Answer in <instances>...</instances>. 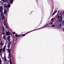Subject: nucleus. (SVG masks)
<instances>
[{"label":"nucleus","instance_id":"obj_3","mask_svg":"<svg viewBox=\"0 0 64 64\" xmlns=\"http://www.w3.org/2000/svg\"><path fill=\"white\" fill-rule=\"evenodd\" d=\"M4 6L5 8H10L11 7V6L10 4H8V5L6 4H4Z\"/></svg>","mask_w":64,"mask_h":64},{"label":"nucleus","instance_id":"obj_1","mask_svg":"<svg viewBox=\"0 0 64 64\" xmlns=\"http://www.w3.org/2000/svg\"><path fill=\"white\" fill-rule=\"evenodd\" d=\"M2 11H3V8H2V6H1L0 7V12L1 13L0 16L1 17H2V19L4 22V25H6L5 19V18H4V15L3 14V12Z\"/></svg>","mask_w":64,"mask_h":64},{"label":"nucleus","instance_id":"obj_24","mask_svg":"<svg viewBox=\"0 0 64 64\" xmlns=\"http://www.w3.org/2000/svg\"><path fill=\"white\" fill-rule=\"evenodd\" d=\"M2 62V61H1V60L0 58V63H1Z\"/></svg>","mask_w":64,"mask_h":64},{"label":"nucleus","instance_id":"obj_5","mask_svg":"<svg viewBox=\"0 0 64 64\" xmlns=\"http://www.w3.org/2000/svg\"><path fill=\"white\" fill-rule=\"evenodd\" d=\"M58 18L59 19V21H62V16H58Z\"/></svg>","mask_w":64,"mask_h":64},{"label":"nucleus","instance_id":"obj_8","mask_svg":"<svg viewBox=\"0 0 64 64\" xmlns=\"http://www.w3.org/2000/svg\"><path fill=\"white\" fill-rule=\"evenodd\" d=\"M11 44V42H8V48H10V44Z\"/></svg>","mask_w":64,"mask_h":64},{"label":"nucleus","instance_id":"obj_26","mask_svg":"<svg viewBox=\"0 0 64 64\" xmlns=\"http://www.w3.org/2000/svg\"><path fill=\"white\" fill-rule=\"evenodd\" d=\"M1 45H3V43H1L0 44Z\"/></svg>","mask_w":64,"mask_h":64},{"label":"nucleus","instance_id":"obj_4","mask_svg":"<svg viewBox=\"0 0 64 64\" xmlns=\"http://www.w3.org/2000/svg\"><path fill=\"white\" fill-rule=\"evenodd\" d=\"M4 14H5L6 16H8V12L6 10V8L4 10Z\"/></svg>","mask_w":64,"mask_h":64},{"label":"nucleus","instance_id":"obj_7","mask_svg":"<svg viewBox=\"0 0 64 64\" xmlns=\"http://www.w3.org/2000/svg\"><path fill=\"white\" fill-rule=\"evenodd\" d=\"M8 2V0H2V3H4V2Z\"/></svg>","mask_w":64,"mask_h":64},{"label":"nucleus","instance_id":"obj_14","mask_svg":"<svg viewBox=\"0 0 64 64\" xmlns=\"http://www.w3.org/2000/svg\"><path fill=\"white\" fill-rule=\"evenodd\" d=\"M7 51H8V52L9 53H10V52H11L10 51V49H8Z\"/></svg>","mask_w":64,"mask_h":64},{"label":"nucleus","instance_id":"obj_31","mask_svg":"<svg viewBox=\"0 0 64 64\" xmlns=\"http://www.w3.org/2000/svg\"><path fill=\"white\" fill-rule=\"evenodd\" d=\"M48 27H50V26H48Z\"/></svg>","mask_w":64,"mask_h":64},{"label":"nucleus","instance_id":"obj_25","mask_svg":"<svg viewBox=\"0 0 64 64\" xmlns=\"http://www.w3.org/2000/svg\"><path fill=\"white\" fill-rule=\"evenodd\" d=\"M53 19H54V18H52L51 20V21H52V20H53Z\"/></svg>","mask_w":64,"mask_h":64},{"label":"nucleus","instance_id":"obj_2","mask_svg":"<svg viewBox=\"0 0 64 64\" xmlns=\"http://www.w3.org/2000/svg\"><path fill=\"white\" fill-rule=\"evenodd\" d=\"M44 27V28H45V26H43V27L40 28H38L36 30H32L30 31L29 32H28L27 33H26V34H22V36H25V35L26 34H28V33H29V32H32V31H35V30H37V29H42V28H43Z\"/></svg>","mask_w":64,"mask_h":64},{"label":"nucleus","instance_id":"obj_12","mask_svg":"<svg viewBox=\"0 0 64 64\" xmlns=\"http://www.w3.org/2000/svg\"><path fill=\"white\" fill-rule=\"evenodd\" d=\"M10 36H8L7 38V40L8 41H10Z\"/></svg>","mask_w":64,"mask_h":64},{"label":"nucleus","instance_id":"obj_28","mask_svg":"<svg viewBox=\"0 0 64 64\" xmlns=\"http://www.w3.org/2000/svg\"><path fill=\"white\" fill-rule=\"evenodd\" d=\"M2 34H3V35H4V32H3L2 33Z\"/></svg>","mask_w":64,"mask_h":64},{"label":"nucleus","instance_id":"obj_29","mask_svg":"<svg viewBox=\"0 0 64 64\" xmlns=\"http://www.w3.org/2000/svg\"><path fill=\"white\" fill-rule=\"evenodd\" d=\"M62 23H63V24H64V21H63Z\"/></svg>","mask_w":64,"mask_h":64},{"label":"nucleus","instance_id":"obj_23","mask_svg":"<svg viewBox=\"0 0 64 64\" xmlns=\"http://www.w3.org/2000/svg\"><path fill=\"white\" fill-rule=\"evenodd\" d=\"M13 34H15V32H13Z\"/></svg>","mask_w":64,"mask_h":64},{"label":"nucleus","instance_id":"obj_21","mask_svg":"<svg viewBox=\"0 0 64 64\" xmlns=\"http://www.w3.org/2000/svg\"><path fill=\"white\" fill-rule=\"evenodd\" d=\"M4 60L5 61H6V57H5V56H4Z\"/></svg>","mask_w":64,"mask_h":64},{"label":"nucleus","instance_id":"obj_11","mask_svg":"<svg viewBox=\"0 0 64 64\" xmlns=\"http://www.w3.org/2000/svg\"><path fill=\"white\" fill-rule=\"evenodd\" d=\"M56 12H57V10H55V11L52 14V16H53V15H54V14H55L56 13Z\"/></svg>","mask_w":64,"mask_h":64},{"label":"nucleus","instance_id":"obj_22","mask_svg":"<svg viewBox=\"0 0 64 64\" xmlns=\"http://www.w3.org/2000/svg\"><path fill=\"white\" fill-rule=\"evenodd\" d=\"M55 26V25H52V27H54Z\"/></svg>","mask_w":64,"mask_h":64},{"label":"nucleus","instance_id":"obj_16","mask_svg":"<svg viewBox=\"0 0 64 64\" xmlns=\"http://www.w3.org/2000/svg\"><path fill=\"white\" fill-rule=\"evenodd\" d=\"M2 48L0 49V54H1V53L2 52Z\"/></svg>","mask_w":64,"mask_h":64},{"label":"nucleus","instance_id":"obj_19","mask_svg":"<svg viewBox=\"0 0 64 64\" xmlns=\"http://www.w3.org/2000/svg\"><path fill=\"white\" fill-rule=\"evenodd\" d=\"M61 24H60L59 26H58V28H61Z\"/></svg>","mask_w":64,"mask_h":64},{"label":"nucleus","instance_id":"obj_13","mask_svg":"<svg viewBox=\"0 0 64 64\" xmlns=\"http://www.w3.org/2000/svg\"><path fill=\"white\" fill-rule=\"evenodd\" d=\"M13 0H10V2L11 3V4H12L13 3Z\"/></svg>","mask_w":64,"mask_h":64},{"label":"nucleus","instance_id":"obj_10","mask_svg":"<svg viewBox=\"0 0 64 64\" xmlns=\"http://www.w3.org/2000/svg\"><path fill=\"white\" fill-rule=\"evenodd\" d=\"M6 46V45L5 46H4L3 48V52H5V49Z\"/></svg>","mask_w":64,"mask_h":64},{"label":"nucleus","instance_id":"obj_9","mask_svg":"<svg viewBox=\"0 0 64 64\" xmlns=\"http://www.w3.org/2000/svg\"><path fill=\"white\" fill-rule=\"evenodd\" d=\"M6 34L7 36H8V35H10V33L9 31L8 32H6Z\"/></svg>","mask_w":64,"mask_h":64},{"label":"nucleus","instance_id":"obj_20","mask_svg":"<svg viewBox=\"0 0 64 64\" xmlns=\"http://www.w3.org/2000/svg\"><path fill=\"white\" fill-rule=\"evenodd\" d=\"M3 39H5V35H4L3 36Z\"/></svg>","mask_w":64,"mask_h":64},{"label":"nucleus","instance_id":"obj_6","mask_svg":"<svg viewBox=\"0 0 64 64\" xmlns=\"http://www.w3.org/2000/svg\"><path fill=\"white\" fill-rule=\"evenodd\" d=\"M8 58L9 59H10V64H12V61H11V57L10 56H8Z\"/></svg>","mask_w":64,"mask_h":64},{"label":"nucleus","instance_id":"obj_15","mask_svg":"<svg viewBox=\"0 0 64 64\" xmlns=\"http://www.w3.org/2000/svg\"><path fill=\"white\" fill-rule=\"evenodd\" d=\"M2 30L3 31V32H4V26H2Z\"/></svg>","mask_w":64,"mask_h":64},{"label":"nucleus","instance_id":"obj_18","mask_svg":"<svg viewBox=\"0 0 64 64\" xmlns=\"http://www.w3.org/2000/svg\"><path fill=\"white\" fill-rule=\"evenodd\" d=\"M15 36L16 37H18V34H15Z\"/></svg>","mask_w":64,"mask_h":64},{"label":"nucleus","instance_id":"obj_17","mask_svg":"<svg viewBox=\"0 0 64 64\" xmlns=\"http://www.w3.org/2000/svg\"><path fill=\"white\" fill-rule=\"evenodd\" d=\"M8 54V56H11V52H9Z\"/></svg>","mask_w":64,"mask_h":64},{"label":"nucleus","instance_id":"obj_30","mask_svg":"<svg viewBox=\"0 0 64 64\" xmlns=\"http://www.w3.org/2000/svg\"><path fill=\"white\" fill-rule=\"evenodd\" d=\"M1 20V19H0V20Z\"/></svg>","mask_w":64,"mask_h":64},{"label":"nucleus","instance_id":"obj_27","mask_svg":"<svg viewBox=\"0 0 64 64\" xmlns=\"http://www.w3.org/2000/svg\"><path fill=\"white\" fill-rule=\"evenodd\" d=\"M53 24V22H52L50 23V25H52V24Z\"/></svg>","mask_w":64,"mask_h":64}]
</instances>
